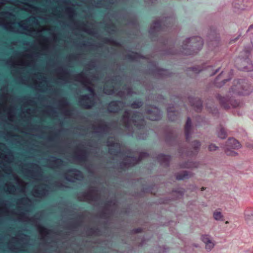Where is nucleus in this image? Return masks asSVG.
Masks as SVG:
<instances>
[{"label": "nucleus", "instance_id": "obj_62", "mask_svg": "<svg viewBox=\"0 0 253 253\" xmlns=\"http://www.w3.org/2000/svg\"><path fill=\"white\" fill-rule=\"evenodd\" d=\"M54 185L59 188H61V187H63V184L59 182H55L54 183Z\"/></svg>", "mask_w": 253, "mask_h": 253}, {"label": "nucleus", "instance_id": "obj_14", "mask_svg": "<svg viewBox=\"0 0 253 253\" xmlns=\"http://www.w3.org/2000/svg\"><path fill=\"white\" fill-rule=\"evenodd\" d=\"M0 158L8 164L12 163L14 159L12 152L7 148L5 144L0 142Z\"/></svg>", "mask_w": 253, "mask_h": 253}, {"label": "nucleus", "instance_id": "obj_58", "mask_svg": "<svg viewBox=\"0 0 253 253\" xmlns=\"http://www.w3.org/2000/svg\"><path fill=\"white\" fill-rule=\"evenodd\" d=\"M40 55V52H37L35 54H27L26 56L29 58H33L34 57H38Z\"/></svg>", "mask_w": 253, "mask_h": 253}, {"label": "nucleus", "instance_id": "obj_52", "mask_svg": "<svg viewBox=\"0 0 253 253\" xmlns=\"http://www.w3.org/2000/svg\"><path fill=\"white\" fill-rule=\"evenodd\" d=\"M49 29L47 28H42L40 29H36V31L33 33L34 35L35 36L34 38H36L37 35L39 34H41L42 32L44 31H48Z\"/></svg>", "mask_w": 253, "mask_h": 253}, {"label": "nucleus", "instance_id": "obj_17", "mask_svg": "<svg viewBox=\"0 0 253 253\" xmlns=\"http://www.w3.org/2000/svg\"><path fill=\"white\" fill-rule=\"evenodd\" d=\"M217 98L219 100L221 106L225 109L231 107H236L239 104L236 100L229 98L228 97H222L218 95Z\"/></svg>", "mask_w": 253, "mask_h": 253}, {"label": "nucleus", "instance_id": "obj_6", "mask_svg": "<svg viewBox=\"0 0 253 253\" xmlns=\"http://www.w3.org/2000/svg\"><path fill=\"white\" fill-rule=\"evenodd\" d=\"M253 91V87L249 82L246 80L240 79L235 81L230 92L239 95H249Z\"/></svg>", "mask_w": 253, "mask_h": 253}, {"label": "nucleus", "instance_id": "obj_41", "mask_svg": "<svg viewBox=\"0 0 253 253\" xmlns=\"http://www.w3.org/2000/svg\"><path fill=\"white\" fill-rule=\"evenodd\" d=\"M223 74V72H222L216 78L215 81H214V84L215 85L218 87H221L222 85H223L225 83L230 80V78L223 80L221 83L218 82V80L222 76V75Z\"/></svg>", "mask_w": 253, "mask_h": 253}, {"label": "nucleus", "instance_id": "obj_10", "mask_svg": "<svg viewBox=\"0 0 253 253\" xmlns=\"http://www.w3.org/2000/svg\"><path fill=\"white\" fill-rule=\"evenodd\" d=\"M20 218L25 221H29L32 223L39 230L42 238L45 237L49 234V230L41 225L36 220L35 216L28 217L24 212H20L18 213Z\"/></svg>", "mask_w": 253, "mask_h": 253}, {"label": "nucleus", "instance_id": "obj_11", "mask_svg": "<svg viewBox=\"0 0 253 253\" xmlns=\"http://www.w3.org/2000/svg\"><path fill=\"white\" fill-rule=\"evenodd\" d=\"M148 154L146 152H141L139 155V158H137L134 157H126L121 163V167L123 168H128L131 167L142 160L144 158H146Z\"/></svg>", "mask_w": 253, "mask_h": 253}, {"label": "nucleus", "instance_id": "obj_16", "mask_svg": "<svg viewBox=\"0 0 253 253\" xmlns=\"http://www.w3.org/2000/svg\"><path fill=\"white\" fill-rule=\"evenodd\" d=\"M111 126L104 121H100L97 125L93 126L94 132L100 135H105L110 131Z\"/></svg>", "mask_w": 253, "mask_h": 253}, {"label": "nucleus", "instance_id": "obj_4", "mask_svg": "<svg viewBox=\"0 0 253 253\" xmlns=\"http://www.w3.org/2000/svg\"><path fill=\"white\" fill-rule=\"evenodd\" d=\"M31 21L33 23L38 24L39 22L38 20L35 17L32 16L27 18L25 20L21 21L18 22H15L13 25L14 28L18 29L20 32L15 33L16 34H22L31 37H34L35 36L33 33L36 31V29L33 27H30L27 24L28 22Z\"/></svg>", "mask_w": 253, "mask_h": 253}, {"label": "nucleus", "instance_id": "obj_63", "mask_svg": "<svg viewBox=\"0 0 253 253\" xmlns=\"http://www.w3.org/2000/svg\"><path fill=\"white\" fill-rule=\"evenodd\" d=\"M14 179L18 184H19L21 182L18 177L16 175H14Z\"/></svg>", "mask_w": 253, "mask_h": 253}, {"label": "nucleus", "instance_id": "obj_21", "mask_svg": "<svg viewBox=\"0 0 253 253\" xmlns=\"http://www.w3.org/2000/svg\"><path fill=\"white\" fill-rule=\"evenodd\" d=\"M15 23L14 21L7 22L5 21V19L0 17V26H1L3 29L12 33L20 32L18 29L14 28L13 25Z\"/></svg>", "mask_w": 253, "mask_h": 253}, {"label": "nucleus", "instance_id": "obj_29", "mask_svg": "<svg viewBox=\"0 0 253 253\" xmlns=\"http://www.w3.org/2000/svg\"><path fill=\"white\" fill-rule=\"evenodd\" d=\"M191 147L193 150L189 152L188 155L190 156L195 155L198 153L201 147V143L198 140L194 141L192 142Z\"/></svg>", "mask_w": 253, "mask_h": 253}, {"label": "nucleus", "instance_id": "obj_39", "mask_svg": "<svg viewBox=\"0 0 253 253\" xmlns=\"http://www.w3.org/2000/svg\"><path fill=\"white\" fill-rule=\"evenodd\" d=\"M6 189L5 191L9 194L15 195L16 192V186L11 183L5 184Z\"/></svg>", "mask_w": 253, "mask_h": 253}, {"label": "nucleus", "instance_id": "obj_19", "mask_svg": "<svg viewBox=\"0 0 253 253\" xmlns=\"http://www.w3.org/2000/svg\"><path fill=\"white\" fill-rule=\"evenodd\" d=\"M33 195L36 198H42L48 194V189L45 185H40L36 186L32 191Z\"/></svg>", "mask_w": 253, "mask_h": 253}, {"label": "nucleus", "instance_id": "obj_36", "mask_svg": "<svg viewBox=\"0 0 253 253\" xmlns=\"http://www.w3.org/2000/svg\"><path fill=\"white\" fill-rule=\"evenodd\" d=\"M245 219L248 225H253V210L245 212Z\"/></svg>", "mask_w": 253, "mask_h": 253}, {"label": "nucleus", "instance_id": "obj_51", "mask_svg": "<svg viewBox=\"0 0 253 253\" xmlns=\"http://www.w3.org/2000/svg\"><path fill=\"white\" fill-rule=\"evenodd\" d=\"M27 236L25 234H22L17 237H13V239L17 241H24L27 238Z\"/></svg>", "mask_w": 253, "mask_h": 253}, {"label": "nucleus", "instance_id": "obj_35", "mask_svg": "<svg viewBox=\"0 0 253 253\" xmlns=\"http://www.w3.org/2000/svg\"><path fill=\"white\" fill-rule=\"evenodd\" d=\"M193 175L191 172L184 170L181 173H178L176 175V179L177 180H183L191 177Z\"/></svg>", "mask_w": 253, "mask_h": 253}, {"label": "nucleus", "instance_id": "obj_1", "mask_svg": "<svg viewBox=\"0 0 253 253\" xmlns=\"http://www.w3.org/2000/svg\"><path fill=\"white\" fill-rule=\"evenodd\" d=\"M121 124L117 126L118 131H124L128 135H132L134 132L133 125L140 129L145 125L143 115L138 112L126 110L121 120Z\"/></svg>", "mask_w": 253, "mask_h": 253}, {"label": "nucleus", "instance_id": "obj_55", "mask_svg": "<svg viewBox=\"0 0 253 253\" xmlns=\"http://www.w3.org/2000/svg\"><path fill=\"white\" fill-rule=\"evenodd\" d=\"M0 164L2 166V170L4 171V172H7V171H11V169H10V168H8L6 167V165L3 164V162H1L0 163Z\"/></svg>", "mask_w": 253, "mask_h": 253}, {"label": "nucleus", "instance_id": "obj_64", "mask_svg": "<svg viewBox=\"0 0 253 253\" xmlns=\"http://www.w3.org/2000/svg\"><path fill=\"white\" fill-rule=\"evenodd\" d=\"M247 146L250 148H253V142L247 143Z\"/></svg>", "mask_w": 253, "mask_h": 253}, {"label": "nucleus", "instance_id": "obj_2", "mask_svg": "<svg viewBox=\"0 0 253 253\" xmlns=\"http://www.w3.org/2000/svg\"><path fill=\"white\" fill-rule=\"evenodd\" d=\"M75 80L83 84L87 90L90 92V94L81 95L79 97V105L85 109H90L95 104V94L93 88L90 86L91 83L87 77L84 72L77 74L75 76Z\"/></svg>", "mask_w": 253, "mask_h": 253}, {"label": "nucleus", "instance_id": "obj_13", "mask_svg": "<svg viewBox=\"0 0 253 253\" xmlns=\"http://www.w3.org/2000/svg\"><path fill=\"white\" fill-rule=\"evenodd\" d=\"M107 145L109 147V152L111 155L116 157L121 156V145L115 138L112 140L108 139Z\"/></svg>", "mask_w": 253, "mask_h": 253}, {"label": "nucleus", "instance_id": "obj_23", "mask_svg": "<svg viewBox=\"0 0 253 253\" xmlns=\"http://www.w3.org/2000/svg\"><path fill=\"white\" fill-rule=\"evenodd\" d=\"M125 106V103L121 101H113L111 102L108 106V110L109 112L116 113L121 110Z\"/></svg>", "mask_w": 253, "mask_h": 253}, {"label": "nucleus", "instance_id": "obj_42", "mask_svg": "<svg viewBox=\"0 0 253 253\" xmlns=\"http://www.w3.org/2000/svg\"><path fill=\"white\" fill-rule=\"evenodd\" d=\"M217 134L219 138L224 139L227 137L226 131L224 128L220 127L217 131Z\"/></svg>", "mask_w": 253, "mask_h": 253}, {"label": "nucleus", "instance_id": "obj_59", "mask_svg": "<svg viewBox=\"0 0 253 253\" xmlns=\"http://www.w3.org/2000/svg\"><path fill=\"white\" fill-rule=\"evenodd\" d=\"M48 108H50V111H45V113L47 114H50L51 113H55L56 112L55 110L52 108L51 106H48Z\"/></svg>", "mask_w": 253, "mask_h": 253}, {"label": "nucleus", "instance_id": "obj_32", "mask_svg": "<svg viewBox=\"0 0 253 253\" xmlns=\"http://www.w3.org/2000/svg\"><path fill=\"white\" fill-rule=\"evenodd\" d=\"M191 105L197 111H200L202 107V103L201 99L198 98L191 99L190 101Z\"/></svg>", "mask_w": 253, "mask_h": 253}, {"label": "nucleus", "instance_id": "obj_54", "mask_svg": "<svg viewBox=\"0 0 253 253\" xmlns=\"http://www.w3.org/2000/svg\"><path fill=\"white\" fill-rule=\"evenodd\" d=\"M25 105L34 106L35 105V102L32 99H29L25 102Z\"/></svg>", "mask_w": 253, "mask_h": 253}, {"label": "nucleus", "instance_id": "obj_18", "mask_svg": "<svg viewBox=\"0 0 253 253\" xmlns=\"http://www.w3.org/2000/svg\"><path fill=\"white\" fill-rule=\"evenodd\" d=\"M46 161L48 163L46 167L52 169H60L64 165V161L55 156H51L46 159Z\"/></svg>", "mask_w": 253, "mask_h": 253}, {"label": "nucleus", "instance_id": "obj_31", "mask_svg": "<svg viewBox=\"0 0 253 253\" xmlns=\"http://www.w3.org/2000/svg\"><path fill=\"white\" fill-rule=\"evenodd\" d=\"M199 166L200 163L198 162L188 161L180 165V167L182 168L193 169L198 168Z\"/></svg>", "mask_w": 253, "mask_h": 253}, {"label": "nucleus", "instance_id": "obj_30", "mask_svg": "<svg viewBox=\"0 0 253 253\" xmlns=\"http://www.w3.org/2000/svg\"><path fill=\"white\" fill-rule=\"evenodd\" d=\"M170 156L163 154H160L157 157L158 161L161 165L164 166H168L170 161Z\"/></svg>", "mask_w": 253, "mask_h": 253}, {"label": "nucleus", "instance_id": "obj_61", "mask_svg": "<svg viewBox=\"0 0 253 253\" xmlns=\"http://www.w3.org/2000/svg\"><path fill=\"white\" fill-rule=\"evenodd\" d=\"M192 70L195 73H199L202 70V69H199V67H193Z\"/></svg>", "mask_w": 253, "mask_h": 253}, {"label": "nucleus", "instance_id": "obj_25", "mask_svg": "<svg viewBox=\"0 0 253 253\" xmlns=\"http://www.w3.org/2000/svg\"><path fill=\"white\" fill-rule=\"evenodd\" d=\"M88 155L86 151L84 149H77L75 152L74 158L79 162H85L87 161Z\"/></svg>", "mask_w": 253, "mask_h": 253}, {"label": "nucleus", "instance_id": "obj_37", "mask_svg": "<svg viewBox=\"0 0 253 253\" xmlns=\"http://www.w3.org/2000/svg\"><path fill=\"white\" fill-rule=\"evenodd\" d=\"M143 57L140 54L133 52H129L126 55L127 59L132 61H137Z\"/></svg>", "mask_w": 253, "mask_h": 253}, {"label": "nucleus", "instance_id": "obj_7", "mask_svg": "<svg viewBox=\"0 0 253 253\" xmlns=\"http://www.w3.org/2000/svg\"><path fill=\"white\" fill-rule=\"evenodd\" d=\"M79 198L81 201L92 203L99 202L101 197L98 190L95 187H91L87 192L82 193Z\"/></svg>", "mask_w": 253, "mask_h": 253}, {"label": "nucleus", "instance_id": "obj_57", "mask_svg": "<svg viewBox=\"0 0 253 253\" xmlns=\"http://www.w3.org/2000/svg\"><path fill=\"white\" fill-rule=\"evenodd\" d=\"M9 249L12 252H16L18 250V248L14 245H9Z\"/></svg>", "mask_w": 253, "mask_h": 253}, {"label": "nucleus", "instance_id": "obj_24", "mask_svg": "<svg viewBox=\"0 0 253 253\" xmlns=\"http://www.w3.org/2000/svg\"><path fill=\"white\" fill-rule=\"evenodd\" d=\"M233 11L237 14L241 13L247 9V6L243 3V0H235L232 4Z\"/></svg>", "mask_w": 253, "mask_h": 253}, {"label": "nucleus", "instance_id": "obj_22", "mask_svg": "<svg viewBox=\"0 0 253 253\" xmlns=\"http://www.w3.org/2000/svg\"><path fill=\"white\" fill-rule=\"evenodd\" d=\"M55 72L58 75L59 80L65 83L68 82L70 74L67 69L60 66L55 69Z\"/></svg>", "mask_w": 253, "mask_h": 253}, {"label": "nucleus", "instance_id": "obj_45", "mask_svg": "<svg viewBox=\"0 0 253 253\" xmlns=\"http://www.w3.org/2000/svg\"><path fill=\"white\" fill-rule=\"evenodd\" d=\"M8 203V202L7 201H3V202L0 201V206H2L3 207L2 208H1L0 209V210L1 211H2V212H3L5 214H8V213L9 212V210L6 207Z\"/></svg>", "mask_w": 253, "mask_h": 253}, {"label": "nucleus", "instance_id": "obj_43", "mask_svg": "<svg viewBox=\"0 0 253 253\" xmlns=\"http://www.w3.org/2000/svg\"><path fill=\"white\" fill-rule=\"evenodd\" d=\"M213 217L215 220L223 221L224 220L223 215L221 212L217 211H214L213 213Z\"/></svg>", "mask_w": 253, "mask_h": 253}, {"label": "nucleus", "instance_id": "obj_28", "mask_svg": "<svg viewBox=\"0 0 253 253\" xmlns=\"http://www.w3.org/2000/svg\"><path fill=\"white\" fill-rule=\"evenodd\" d=\"M167 112L168 118L169 120L173 121L177 119L178 113L175 111L173 106H169L167 109Z\"/></svg>", "mask_w": 253, "mask_h": 253}, {"label": "nucleus", "instance_id": "obj_47", "mask_svg": "<svg viewBox=\"0 0 253 253\" xmlns=\"http://www.w3.org/2000/svg\"><path fill=\"white\" fill-rule=\"evenodd\" d=\"M35 76H38L39 75L40 76V78H39V80H40V84L42 83H44L45 84L47 83V78L45 76H42V74L40 72H38L37 73H35L34 74Z\"/></svg>", "mask_w": 253, "mask_h": 253}, {"label": "nucleus", "instance_id": "obj_50", "mask_svg": "<svg viewBox=\"0 0 253 253\" xmlns=\"http://www.w3.org/2000/svg\"><path fill=\"white\" fill-rule=\"evenodd\" d=\"M82 29L84 32L89 35H93L94 34V31L93 29L86 28L85 26H83Z\"/></svg>", "mask_w": 253, "mask_h": 253}, {"label": "nucleus", "instance_id": "obj_15", "mask_svg": "<svg viewBox=\"0 0 253 253\" xmlns=\"http://www.w3.org/2000/svg\"><path fill=\"white\" fill-rule=\"evenodd\" d=\"M65 178L70 182H74L76 180H81L83 178L82 172L75 169H70L64 174Z\"/></svg>", "mask_w": 253, "mask_h": 253}, {"label": "nucleus", "instance_id": "obj_12", "mask_svg": "<svg viewBox=\"0 0 253 253\" xmlns=\"http://www.w3.org/2000/svg\"><path fill=\"white\" fill-rule=\"evenodd\" d=\"M173 21L172 18H166L165 20L160 21L157 20L153 23L151 25L150 29V34L151 35H154L157 32H159L162 29H164V26H167V25L170 24V23Z\"/></svg>", "mask_w": 253, "mask_h": 253}, {"label": "nucleus", "instance_id": "obj_44", "mask_svg": "<svg viewBox=\"0 0 253 253\" xmlns=\"http://www.w3.org/2000/svg\"><path fill=\"white\" fill-rule=\"evenodd\" d=\"M31 202L28 197H23L18 200L17 204L20 205H28Z\"/></svg>", "mask_w": 253, "mask_h": 253}, {"label": "nucleus", "instance_id": "obj_9", "mask_svg": "<svg viewBox=\"0 0 253 253\" xmlns=\"http://www.w3.org/2000/svg\"><path fill=\"white\" fill-rule=\"evenodd\" d=\"M241 147L240 142L233 138H229L223 147L225 153L229 156H235L238 153L233 150L238 149Z\"/></svg>", "mask_w": 253, "mask_h": 253}, {"label": "nucleus", "instance_id": "obj_53", "mask_svg": "<svg viewBox=\"0 0 253 253\" xmlns=\"http://www.w3.org/2000/svg\"><path fill=\"white\" fill-rule=\"evenodd\" d=\"M208 149L210 151H215L218 149V147L214 144L211 143L209 145Z\"/></svg>", "mask_w": 253, "mask_h": 253}, {"label": "nucleus", "instance_id": "obj_26", "mask_svg": "<svg viewBox=\"0 0 253 253\" xmlns=\"http://www.w3.org/2000/svg\"><path fill=\"white\" fill-rule=\"evenodd\" d=\"M7 64L13 67H15L16 66H27V67H31L33 65L34 62L29 61V62H25L23 60L16 62L13 61L12 59H9L7 60Z\"/></svg>", "mask_w": 253, "mask_h": 253}, {"label": "nucleus", "instance_id": "obj_3", "mask_svg": "<svg viewBox=\"0 0 253 253\" xmlns=\"http://www.w3.org/2000/svg\"><path fill=\"white\" fill-rule=\"evenodd\" d=\"M203 45V41L200 37H192L187 38L182 43L179 53L191 55L199 51Z\"/></svg>", "mask_w": 253, "mask_h": 253}, {"label": "nucleus", "instance_id": "obj_49", "mask_svg": "<svg viewBox=\"0 0 253 253\" xmlns=\"http://www.w3.org/2000/svg\"><path fill=\"white\" fill-rule=\"evenodd\" d=\"M59 105L61 108H65L69 105V103L66 99H63L59 101Z\"/></svg>", "mask_w": 253, "mask_h": 253}, {"label": "nucleus", "instance_id": "obj_27", "mask_svg": "<svg viewBox=\"0 0 253 253\" xmlns=\"http://www.w3.org/2000/svg\"><path fill=\"white\" fill-rule=\"evenodd\" d=\"M202 239L205 244V248L208 251H211L214 246V244L208 235H204Z\"/></svg>", "mask_w": 253, "mask_h": 253}, {"label": "nucleus", "instance_id": "obj_48", "mask_svg": "<svg viewBox=\"0 0 253 253\" xmlns=\"http://www.w3.org/2000/svg\"><path fill=\"white\" fill-rule=\"evenodd\" d=\"M142 102L139 100H136L130 104V106L132 108H138L141 107Z\"/></svg>", "mask_w": 253, "mask_h": 253}, {"label": "nucleus", "instance_id": "obj_8", "mask_svg": "<svg viewBox=\"0 0 253 253\" xmlns=\"http://www.w3.org/2000/svg\"><path fill=\"white\" fill-rule=\"evenodd\" d=\"M28 165L31 169H25V173L30 175L32 178L37 180H41L43 177V171L39 166L32 162L28 163Z\"/></svg>", "mask_w": 253, "mask_h": 253}, {"label": "nucleus", "instance_id": "obj_46", "mask_svg": "<svg viewBox=\"0 0 253 253\" xmlns=\"http://www.w3.org/2000/svg\"><path fill=\"white\" fill-rule=\"evenodd\" d=\"M7 118H8V120L10 121H13V120L14 118L15 115H14V111H13L12 108H9V109L7 112Z\"/></svg>", "mask_w": 253, "mask_h": 253}, {"label": "nucleus", "instance_id": "obj_34", "mask_svg": "<svg viewBox=\"0 0 253 253\" xmlns=\"http://www.w3.org/2000/svg\"><path fill=\"white\" fill-rule=\"evenodd\" d=\"M153 72L155 76H157L165 77L169 76V71L163 69H160L157 66L155 67Z\"/></svg>", "mask_w": 253, "mask_h": 253}, {"label": "nucleus", "instance_id": "obj_60", "mask_svg": "<svg viewBox=\"0 0 253 253\" xmlns=\"http://www.w3.org/2000/svg\"><path fill=\"white\" fill-rule=\"evenodd\" d=\"M63 114L65 115H66V116H70V114H71V111L69 109H64L63 111Z\"/></svg>", "mask_w": 253, "mask_h": 253}, {"label": "nucleus", "instance_id": "obj_40", "mask_svg": "<svg viewBox=\"0 0 253 253\" xmlns=\"http://www.w3.org/2000/svg\"><path fill=\"white\" fill-rule=\"evenodd\" d=\"M65 12L70 19H72L76 15V12L74 8L67 7L65 8Z\"/></svg>", "mask_w": 253, "mask_h": 253}, {"label": "nucleus", "instance_id": "obj_20", "mask_svg": "<svg viewBox=\"0 0 253 253\" xmlns=\"http://www.w3.org/2000/svg\"><path fill=\"white\" fill-rule=\"evenodd\" d=\"M145 115L150 120L157 121L161 118L162 113L158 108L151 107L150 109H147L146 111Z\"/></svg>", "mask_w": 253, "mask_h": 253}, {"label": "nucleus", "instance_id": "obj_38", "mask_svg": "<svg viewBox=\"0 0 253 253\" xmlns=\"http://www.w3.org/2000/svg\"><path fill=\"white\" fill-rule=\"evenodd\" d=\"M112 84H113V83H112ZM107 87L108 85L107 84H106L104 87V92L105 94L112 95L115 93L116 91V85L112 84L109 89H108Z\"/></svg>", "mask_w": 253, "mask_h": 253}, {"label": "nucleus", "instance_id": "obj_5", "mask_svg": "<svg viewBox=\"0 0 253 253\" xmlns=\"http://www.w3.org/2000/svg\"><path fill=\"white\" fill-rule=\"evenodd\" d=\"M252 49L251 47H245L241 52L240 57L236 60L238 68L244 71H252L253 70V65L249 59Z\"/></svg>", "mask_w": 253, "mask_h": 253}, {"label": "nucleus", "instance_id": "obj_33", "mask_svg": "<svg viewBox=\"0 0 253 253\" xmlns=\"http://www.w3.org/2000/svg\"><path fill=\"white\" fill-rule=\"evenodd\" d=\"M185 137L188 140L190 137L191 134V121L190 118H188L185 126Z\"/></svg>", "mask_w": 253, "mask_h": 253}, {"label": "nucleus", "instance_id": "obj_56", "mask_svg": "<svg viewBox=\"0 0 253 253\" xmlns=\"http://www.w3.org/2000/svg\"><path fill=\"white\" fill-rule=\"evenodd\" d=\"M124 93L126 94V95H130L133 93V92L131 89L129 87L127 88H124V90L123 91Z\"/></svg>", "mask_w": 253, "mask_h": 253}]
</instances>
